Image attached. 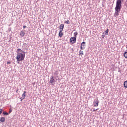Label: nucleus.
I'll return each instance as SVG.
<instances>
[{"label":"nucleus","instance_id":"f257e3e1","mask_svg":"<svg viewBox=\"0 0 127 127\" xmlns=\"http://www.w3.org/2000/svg\"><path fill=\"white\" fill-rule=\"evenodd\" d=\"M24 58H25V52L20 49H17V56L16 57L17 61H23Z\"/></svg>","mask_w":127,"mask_h":127},{"label":"nucleus","instance_id":"f03ea898","mask_svg":"<svg viewBox=\"0 0 127 127\" xmlns=\"http://www.w3.org/2000/svg\"><path fill=\"white\" fill-rule=\"evenodd\" d=\"M121 8H122V0H117L116 2V6L115 8V12L114 15V16L115 17H117L120 15V12L121 11Z\"/></svg>","mask_w":127,"mask_h":127},{"label":"nucleus","instance_id":"7ed1b4c3","mask_svg":"<svg viewBox=\"0 0 127 127\" xmlns=\"http://www.w3.org/2000/svg\"><path fill=\"white\" fill-rule=\"evenodd\" d=\"M93 106L94 107H98V106H99V99H98V98H97L96 100H94Z\"/></svg>","mask_w":127,"mask_h":127},{"label":"nucleus","instance_id":"20e7f679","mask_svg":"<svg viewBox=\"0 0 127 127\" xmlns=\"http://www.w3.org/2000/svg\"><path fill=\"white\" fill-rule=\"evenodd\" d=\"M54 83H55V79H54V77H53V76H51L50 84H54Z\"/></svg>","mask_w":127,"mask_h":127},{"label":"nucleus","instance_id":"39448f33","mask_svg":"<svg viewBox=\"0 0 127 127\" xmlns=\"http://www.w3.org/2000/svg\"><path fill=\"white\" fill-rule=\"evenodd\" d=\"M85 43H86L85 42H83L82 43H81V46H80V49L81 50H84V49H85L84 46H86V45H85Z\"/></svg>","mask_w":127,"mask_h":127},{"label":"nucleus","instance_id":"423d86ee","mask_svg":"<svg viewBox=\"0 0 127 127\" xmlns=\"http://www.w3.org/2000/svg\"><path fill=\"white\" fill-rule=\"evenodd\" d=\"M70 41L71 42V43L74 44V43H76V37H71L70 39Z\"/></svg>","mask_w":127,"mask_h":127},{"label":"nucleus","instance_id":"0eeeda50","mask_svg":"<svg viewBox=\"0 0 127 127\" xmlns=\"http://www.w3.org/2000/svg\"><path fill=\"white\" fill-rule=\"evenodd\" d=\"M63 29H64V24H61L60 26V31H63Z\"/></svg>","mask_w":127,"mask_h":127},{"label":"nucleus","instance_id":"6e6552de","mask_svg":"<svg viewBox=\"0 0 127 127\" xmlns=\"http://www.w3.org/2000/svg\"><path fill=\"white\" fill-rule=\"evenodd\" d=\"M20 35L21 37H23L24 35H25V32H24V31H22L20 33Z\"/></svg>","mask_w":127,"mask_h":127},{"label":"nucleus","instance_id":"1a4fd4ad","mask_svg":"<svg viewBox=\"0 0 127 127\" xmlns=\"http://www.w3.org/2000/svg\"><path fill=\"white\" fill-rule=\"evenodd\" d=\"M63 31H60L59 33V36L60 37H62L63 36V32H62Z\"/></svg>","mask_w":127,"mask_h":127},{"label":"nucleus","instance_id":"9d476101","mask_svg":"<svg viewBox=\"0 0 127 127\" xmlns=\"http://www.w3.org/2000/svg\"><path fill=\"white\" fill-rule=\"evenodd\" d=\"M5 121V119L4 118V117H1L0 118V122H1V123H4Z\"/></svg>","mask_w":127,"mask_h":127},{"label":"nucleus","instance_id":"9b49d317","mask_svg":"<svg viewBox=\"0 0 127 127\" xmlns=\"http://www.w3.org/2000/svg\"><path fill=\"white\" fill-rule=\"evenodd\" d=\"M79 55L80 56L84 55V52L80 50Z\"/></svg>","mask_w":127,"mask_h":127},{"label":"nucleus","instance_id":"f8f14e48","mask_svg":"<svg viewBox=\"0 0 127 127\" xmlns=\"http://www.w3.org/2000/svg\"><path fill=\"white\" fill-rule=\"evenodd\" d=\"M124 86L125 88H127V80L124 82Z\"/></svg>","mask_w":127,"mask_h":127},{"label":"nucleus","instance_id":"ddd939ff","mask_svg":"<svg viewBox=\"0 0 127 127\" xmlns=\"http://www.w3.org/2000/svg\"><path fill=\"white\" fill-rule=\"evenodd\" d=\"M105 35H108L109 34V29H107L105 31Z\"/></svg>","mask_w":127,"mask_h":127},{"label":"nucleus","instance_id":"4468645a","mask_svg":"<svg viewBox=\"0 0 127 127\" xmlns=\"http://www.w3.org/2000/svg\"><path fill=\"white\" fill-rule=\"evenodd\" d=\"M124 56L125 58L127 59V52L124 53Z\"/></svg>","mask_w":127,"mask_h":127},{"label":"nucleus","instance_id":"2eb2a0df","mask_svg":"<svg viewBox=\"0 0 127 127\" xmlns=\"http://www.w3.org/2000/svg\"><path fill=\"white\" fill-rule=\"evenodd\" d=\"M78 35V32H75L74 33V37H77V36Z\"/></svg>","mask_w":127,"mask_h":127},{"label":"nucleus","instance_id":"dca6fc26","mask_svg":"<svg viewBox=\"0 0 127 127\" xmlns=\"http://www.w3.org/2000/svg\"><path fill=\"white\" fill-rule=\"evenodd\" d=\"M25 94H26V91H24L23 94H22L23 98H25Z\"/></svg>","mask_w":127,"mask_h":127},{"label":"nucleus","instance_id":"f3484780","mask_svg":"<svg viewBox=\"0 0 127 127\" xmlns=\"http://www.w3.org/2000/svg\"><path fill=\"white\" fill-rule=\"evenodd\" d=\"M65 23H66V24H70V21H69V20H66L65 21Z\"/></svg>","mask_w":127,"mask_h":127},{"label":"nucleus","instance_id":"a211bd4d","mask_svg":"<svg viewBox=\"0 0 127 127\" xmlns=\"http://www.w3.org/2000/svg\"><path fill=\"white\" fill-rule=\"evenodd\" d=\"M3 114L7 116L8 115V113L7 112H3Z\"/></svg>","mask_w":127,"mask_h":127},{"label":"nucleus","instance_id":"6ab92c4d","mask_svg":"<svg viewBox=\"0 0 127 127\" xmlns=\"http://www.w3.org/2000/svg\"><path fill=\"white\" fill-rule=\"evenodd\" d=\"M20 99L21 101H22V100H24L25 98H24V97H20Z\"/></svg>","mask_w":127,"mask_h":127},{"label":"nucleus","instance_id":"aec40b11","mask_svg":"<svg viewBox=\"0 0 127 127\" xmlns=\"http://www.w3.org/2000/svg\"><path fill=\"white\" fill-rule=\"evenodd\" d=\"M11 112H12V110H11V109H10L9 111V113L10 114V113H11Z\"/></svg>","mask_w":127,"mask_h":127},{"label":"nucleus","instance_id":"412c9836","mask_svg":"<svg viewBox=\"0 0 127 127\" xmlns=\"http://www.w3.org/2000/svg\"><path fill=\"white\" fill-rule=\"evenodd\" d=\"M1 113H2V109H0V115L1 114Z\"/></svg>","mask_w":127,"mask_h":127},{"label":"nucleus","instance_id":"4be33fe9","mask_svg":"<svg viewBox=\"0 0 127 127\" xmlns=\"http://www.w3.org/2000/svg\"><path fill=\"white\" fill-rule=\"evenodd\" d=\"M98 110H99V109H94L93 112H96V111H98Z\"/></svg>","mask_w":127,"mask_h":127},{"label":"nucleus","instance_id":"5701e85b","mask_svg":"<svg viewBox=\"0 0 127 127\" xmlns=\"http://www.w3.org/2000/svg\"><path fill=\"white\" fill-rule=\"evenodd\" d=\"M105 37V35H102V38H104Z\"/></svg>","mask_w":127,"mask_h":127},{"label":"nucleus","instance_id":"b1692460","mask_svg":"<svg viewBox=\"0 0 127 127\" xmlns=\"http://www.w3.org/2000/svg\"><path fill=\"white\" fill-rule=\"evenodd\" d=\"M7 64H10V62H8L7 63Z\"/></svg>","mask_w":127,"mask_h":127},{"label":"nucleus","instance_id":"393cba45","mask_svg":"<svg viewBox=\"0 0 127 127\" xmlns=\"http://www.w3.org/2000/svg\"><path fill=\"white\" fill-rule=\"evenodd\" d=\"M23 28H26V26H23Z\"/></svg>","mask_w":127,"mask_h":127},{"label":"nucleus","instance_id":"a878e982","mask_svg":"<svg viewBox=\"0 0 127 127\" xmlns=\"http://www.w3.org/2000/svg\"><path fill=\"white\" fill-rule=\"evenodd\" d=\"M17 92H18V89H17L16 90V93H17Z\"/></svg>","mask_w":127,"mask_h":127}]
</instances>
